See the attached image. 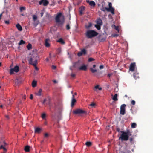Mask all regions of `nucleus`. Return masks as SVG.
<instances>
[{"label":"nucleus","mask_w":153,"mask_h":153,"mask_svg":"<svg viewBox=\"0 0 153 153\" xmlns=\"http://www.w3.org/2000/svg\"><path fill=\"white\" fill-rule=\"evenodd\" d=\"M98 35V33L94 30H88L86 33V37L88 38L94 37Z\"/></svg>","instance_id":"obj_1"},{"label":"nucleus","mask_w":153,"mask_h":153,"mask_svg":"<svg viewBox=\"0 0 153 153\" xmlns=\"http://www.w3.org/2000/svg\"><path fill=\"white\" fill-rule=\"evenodd\" d=\"M37 60L36 59L34 60L33 59V58H30L28 60L29 63L30 64L35 66V69L37 70H38V68L36 66L37 63Z\"/></svg>","instance_id":"obj_2"},{"label":"nucleus","mask_w":153,"mask_h":153,"mask_svg":"<svg viewBox=\"0 0 153 153\" xmlns=\"http://www.w3.org/2000/svg\"><path fill=\"white\" fill-rule=\"evenodd\" d=\"M73 113L75 114H86V112L85 111L80 109H77L73 111Z\"/></svg>","instance_id":"obj_3"},{"label":"nucleus","mask_w":153,"mask_h":153,"mask_svg":"<svg viewBox=\"0 0 153 153\" xmlns=\"http://www.w3.org/2000/svg\"><path fill=\"white\" fill-rule=\"evenodd\" d=\"M129 134H121L119 139H120L122 141H127L128 140L129 136Z\"/></svg>","instance_id":"obj_4"},{"label":"nucleus","mask_w":153,"mask_h":153,"mask_svg":"<svg viewBox=\"0 0 153 153\" xmlns=\"http://www.w3.org/2000/svg\"><path fill=\"white\" fill-rule=\"evenodd\" d=\"M126 106V104H122L120 106V113L122 115H124L125 114V108Z\"/></svg>","instance_id":"obj_5"},{"label":"nucleus","mask_w":153,"mask_h":153,"mask_svg":"<svg viewBox=\"0 0 153 153\" xmlns=\"http://www.w3.org/2000/svg\"><path fill=\"white\" fill-rule=\"evenodd\" d=\"M19 70V67L18 66H16L13 68H11L10 70V73L12 74L14 73V72H18Z\"/></svg>","instance_id":"obj_6"},{"label":"nucleus","mask_w":153,"mask_h":153,"mask_svg":"<svg viewBox=\"0 0 153 153\" xmlns=\"http://www.w3.org/2000/svg\"><path fill=\"white\" fill-rule=\"evenodd\" d=\"M62 14L61 13H59L56 15L55 17V21L56 22L59 23L61 22L60 20V18L62 16Z\"/></svg>","instance_id":"obj_7"},{"label":"nucleus","mask_w":153,"mask_h":153,"mask_svg":"<svg viewBox=\"0 0 153 153\" xmlns=\"http://www.w3.org/2000/svg\"><path fill=\"white\" fill-rule=\"evenodd\" d=\"M135 66L136 65L135 62L131 63L130 66L129 70L131 71H134Z\"/></svg>","instance_id":"obj_8"},{"label":"nucleus","mask_w":153,"mask_h":153,"mask_svg":"<svg viewBox=\"0 0 153 153\" xmlns=\"http://www.w3.org/2000/svg\"><path fill=\"white\" fill-rule=\"evenodd\" d=\"M116 131L119 133L120 132L121 134H129L128 132L124 131L122 128L120 129V128L118 127H116Z\"/></svg>","instance_id":"obj_9"},{"label":"nucleus","mask_w":153,"mask_h":153,"mask_svg":"<svg viewBox=\"0 0 153 153\" xmlns=\"http://www.w3.org/2000/svg\"><path fill=\"white\" fill-rule=\"evenodd\" d=\"M4 145L3 144L1 145V146L0 147V149H3L4 152H6L7 151V149L5 148L6 146L7 145V144L5 142H4Z\"/></svg>","instance_id":"obj_10"},{"label":"nucleus","mask_w":153,"mask_h":153,"mask_svg":"<svg viewBox=\"0 0 153 153\" xmlns=\"http://www.w3.org/2000/svg\"><path fill=\"white\" fill-rule=\"evenodd\" d=\"M106 10H107L108 12H110L112 14H114V9L113 7H111L110 8H108L105 7Z\"/></svg>","instance_id":"obj_11"},{"label":"nucleus","mask_w":153,"mask_h":153,"mask_svg":"<svg viewBox=\"0 0 153 153\" xmlns=\"http://www.w3.org/2000/svg\"><path fill=\"white\" fill-rule=\"evenodd\" d=\"M76 102V100L74 98V95L73 94L71 105L72 107H73L74 106V104Z\"/></svg>","instance_id":"obj_12"},{"label":"nucleus","mask_w":153,"mask_h":153,"mask_svg":"<svg viewBox=\"0 0 153 153\" xmlns=\"http://www.w3.org/2000/svg\"><path fill=\"white\" fill-rule=\"evenodd\" d=\"M42 131V128L39 127H36L35 129V133H40Z\"/></svg>","instance_id":"obj_13"},{"label":"nucleus","mask_w":153,"mask_h":153,"mask_svg":"<svg viewBox=\"0 0 153 153\" xmlns=\"http://www.w3.org/2000/svg\"><path fill=\"white\" fill-rule=\"evenodd\" d=\"M80 62L79 61L74 63L73 67L76 68H79L80 65Z\"/></svg>","instance_id":"obj_14"},{"label":"nucleus","mask_w":153,"mask_h":153,"mask_svg":"<svg viewBox=\"0 0 153 153\" xmlns=\"http://www.w3.org/2000/svg\"><path fill=\"white\" fill-rule=\"evenodd\" d=\"M87 69V67L86 66L83 65L81 67L79 68V69L80 70L86 71Z\"/></svg>","instance_id":"obj_15"},{"label":"nucleus","mask_w":153,"mask_h":153,"mask_svg":"<svg viewBox=\"0 0 153 153\" xmlns=\"http://www.w3.org/2000/svg\"><path fill=\"white\" fill-rule=\"evenodd\" d=\"M96 23L97 24L102 25V20L99 18L97 20Z\"/></svg>","instance_id":"obj_16"},{"label":"nucleus","mask_w":153,"mask_h":153,"mask_svg":"<svg viewBox=\"0 0 153 153\" xmlns=\"http://www.w3.org/2000/svg\"><path fill=\"white\" fill-rule=\"evenodd\" d=\"M49 40V39H46L45 41V45L46 47H49L50 46V44L48 42V41Z\"/></svg>","instance_id":"obj_17"},{"label":"nucleus","mask_w":153,"mask_h":153,"mask_svg":"<svg viewBox=\"0 0 153 153\" xmlns=\"http://www.w3.org/2000/svg\"><path fill=\"white\" fill-rule=\"evenodd\" d=\"M16 27L20 31H21L22 30V28L20 25L19 24H17L16 25Z\"/></svg>","instance_id":"obj_18"},{"label":"nucleus","mask_w":153,"mask_h":153,"mask_svg":"<svg viewBox=\"0 0 153 153\" xmlns=\"http://www.w3.org/2000/svg\"><path fill=\"white\" fill-rule=\"evenodd\" d=\"M42 92V90L41 89H39L38 92H36L35 94L38 96H40L41 95V93Z\"/></svg>","instance_id":"obj_19"},{"label":"nucleus","mask_w":153,"mask_h":153,"mask_svg":"<svg viewBox=\"0 0 153 153\" xmlns=\"http://www.w3.org/2000/svg\"><path fill=\"white\" fill-rule=\"evenodd\" d=\"M57 42H60L62 44H65V41L61 38L57 40Z\"/></svg>","instance_id":"obj_20"},{"label":"nucleus","mask_w":153,"mask_h":153,"mask_svg":"<svg viewBox=\"0 0 153 153\" xmlns=\"http://www.w3.org/2000/svg\"><path fill=\"white\" fill-rule=\"evenodd\" d=\"M49 2L47 0H43V6H47Z\"/></svg>","instance_id":"obj_21"},{"label":"nucleus","mask_w":153,"mask_h":153,"mask_svg":"<svg viewBox=\"0 0 153 153\" xmlns=\"http://www.w3.org/2000/svg\"><path fill=\"white\" fill-rule=\"evenodd\" d=\"M117 94H115L114 95V96L112 98V99L113 100L116 101L118 100V99L117 98Z\"/></svg>","instance_id":"obj_22"},{"label":"nucleus","mask_w":153,"mask_h":153,"mask_svg":"<svg viewBox=\"0 0 153 153\" xmlns=\"http://www.w3.org/2000/svg\"><path fill=\"white\" fill-rule=\"evenodd\" d=\"M24 150L26 152H29L30 151V146H25Z\"/></svg>","instance_id":"obj_23"},{"label":"nucleus","mask_w":153,"mask_h":153,"mask_svg":"<svg viewBox=\"0 0 153 153\" xmlns=\"http://www.w3.org/2000/svg\"><path fill=\"white\" fill-rule=\"evenodd\" d=\"M37 85V82L35 81H33L32 82V86L33 87L36 86Z\"/></svg>","instance_id":"obj_24"},{"label":"nucleus","mask_w":153,"mask_h":153,"mask_svg":"<svg viewBox=\"0 0 153 153\" xmlns=\"http://www.w3.org/2000/svg\"><path fill=\"white\" fill-rule=\"evenodd\" d=\"M101 26L100 25L97 24L95 25V27L98 30H100L101 28Z\"/></svg>","instance_id":"obj_25"},{"label":"nucleus","mask_w":153,"mask_h":153,"mask_svg":"<svg viewBox=\"0 0 153 153\" xmlns=\"http://www.w3.org/2000/svg\"><path fill=\"white\" fill-rule=\"evenodd\" d=\"M85 144L88 147H90L92 145V143L90 142H86Z\"/></svg>","instance_id":"obj_26"},{"label":"nucleus","mask_w":153,"mask_h":153,"mask_svg":"<svg viewBox=\"0 0 153 153\" xmlns=\"http://www.w3.org/2000/svg\"><path fill=\"white\" fill-rule=\"evenodd\" d=\"M137 126L136 124L135 123H131V127L132 128H134L136 127Z\"/></svg>","instance_id":"obj_27"},{"label":"nucleus","mask_w":153,"mask_h":153,"mask_svg":"<svg viewBox=\"0 0 153 153\" xmlns=\"http://www.w3.org/2000/svg\"><path fill=\"white\" fill-rule=\"evenodd\" d=\"M89 5L91 6L94 7L95 5V3L94 1H90Z\"/></svg>","instance_id":"obj_28"},{"label":"nucleus","mask_w":153,"mask_h":153,"mask_svg":"<svg viewBox=\"0 0 153 153\" xmlns=\"http://www.w3.org/2000/svg\"><path fill=\"white\" fill-rule=\"evenodd\" d=\"M27 48L28 50H30L32 48V45L30 43H29L28 44L27 46Z\"/></svg>","instance_id":"obj_29"},{"label":"nucleus","mask_w":153,"mask_h":153,"mask_svg":"<svg viewBox=\"0 0 153 153\" xmlns=\"http://www.w3.org/2000/svg\"><path fill=\"white\" fill-rule=\"evenodd\" d=\"M25 41H23V40H21L20 42L18 44L19 45H21L22 44H24L25 43Z\"/></svg>","instance_id":"obj_30"},{"label":"nucleus","mask_w":153,"mask_h":153,"mask_svg":"<svg viewBox=\"0 0 153 153\" xmlns=\"http://www.w3.org/2000/svg\"><path fill=\"white\" fill-rule=\"evenodd\" d=\"M134 138L133 137H131L129 139L130 142L131 143V144H134Z\"/></svg>","instance_id":"obj_31"},{"label":"nucleus","mask_w":153,"mask_h":153,"mask_svg":"<svg viewBox=\"0 0 153 153\" xmlns=\"http://www.w3.org/2000/svg\"><path fill=\"white\" fill-rule=\"evenodd\" d=\"M85 7L84 6H82L79 8L80 11H83L85 10Z\"/></svg>","instance_id":"obj_32"},{"label":"nucleus","mask_w":153,"mask_h":153,"mask_svg":"<svg viewBox=\"0 0 153 153\" xmlns=\"http://www.w3.org/2000/svg\"><path fill=\"white\" fill-rule=\"evenodd\" d=\"M90 70L91 71L92 73H94L96 72L97 71L96 69H93L92 68H90Z\"/></svg>","instance_id":"obj_33"},{"label":"nucleus","mask_w":153,"mask_h":153,"mask_svg":"<svg viewBox=\"0 0 153 153\" xmlns=\"http://www.w3.org/2000/svg\"><path fill=\"white\" fill-rule=\"evenodd\" d=\"M92 24L91 23H89L88 25L86 26V27L87 28H89L92 26Z\"/></svg>","instance_id":"obj_34"},{"label":"nucleus","mask_w":153,"mask_h":153,"mask_svg":"<svg viewBox=\"0 0 153 153\" xmlns=\"http://www.w3.org/2000/svg\"><path fill=\"white\" fill-rule=\"evenodd\" d=\"M81 51L84 55L86 53V50L85 49H82Z\"/></svg>","instance_id":"obj_35"},{"label":"nucleus","mask_w":153,"mask_h":153,"mask_svg":"<svg viewBox=\"0 0 153 153\" xmlns=\"http://www.w3.org/2000/svg\"><path fill=\"white\" fill-rule=\"evenodd\" d=\"M41 117L43 119H45L46 117L45 114L44 113L42 114Z\"/></svg>","instance_id":"obj_36"},{"label":"nucleus","mask_w":153,"mask_h":153,"mask_svg":"<svg viewBox=\"0 0 153 153\" xmlns=\"http://www.w3.org/2000/svg\"><path fill=\"white\" fill-rule=\"evenodd\" d=\"M95 88L96 89H98L99 90H101L102 89V88L101 87H99L98 85H97L95 87Z\"/></svg>","instance_id":"obj_37"},{"label":"nucleus","mask_w":153,"mask_h":153,"mask_svg":"<svg viewBox=\"0 0 153 153\" xmlns=\"http://www.w3.org/2000/svg\"><path fill=\"white\" fill-rule=\"evenodd\" d=\"M33 18L34 21H35L37 19V17L36 16L34 15L33 16Z\"/></svg>","instance_id":"obj_38"},{"label":"nucleus","mask_w":153,"mask_h":153,"mask_svg":"<svg viewBox=\"0 0 153 153\" xmlns=\"http://www.w3.org/2000/svg\"><path fill=\"white\" fill-rule=\"evenodd\" d=\"M83 54L82 53L81 51V52H78V53H77V55L78 56H80Z\"/></svg>","instance_id":"obj_39"},{"label":"nucleus","mask_w":153,"mask_h":153,"mask_svg":"<svg viewBox=\"0 0 153 153\" xmlns=\"http://www.w3.org/2000/svg\"><path fill=\"white\" fill-rule=\"evenodd\" d=\"M83 54L82 53L81 51V52H78V53H77V55L78 56H80Z\"/></svg>","instance_id":"obj_40"},{"label":"nucleus","mask_w":153,"mask_h":153,"mask_svg":"<svg viewBox=\"0 0 153 153\" xmlns=\"http://www.w3.org/2000/svg\"><path fill=\"white\" fill-rule=\"evenodd\" d=\"M25 9V8L24 7H21L20 8V11L21 12H22L23 10H24Z\"/></svg>","instance_id":"obj_41"},{"label":"nucleus","mask_w":153,"mask_h":153,"mask_svg":"<svg viewBox=\"0 0 153 153\" xmlns=\"http://www.w3.org/2000/svg\"><path fill=\"white\" fill-rule=\"evenodd\" d=\"M94 60V59L92 58H90L88 59V61L89 62H91Z\"/></svg>","instance_id":"obj_42"},{"label":"nucleus","mask_w":153,"mask_h":153,"mask_svg":"<svg viewBox=\"0 0 153 153\" xmlns=\"http://www.w3.org/2000/svg\"><path fill=\"white\" fill-rule=\"evenodd\" d=\"M66 29L67 30H69L70 29L69 25H67L66 26Z\"/></svg>","instance_id":"obj_43"},{"label":"nucleus","mask_w":153,"mask_h":153,"mask_svg":"<svg viewBox=\"0 0 153 153\" xmlns=\"http://www.w3.org/2000/svg\"><path fill=\"white\" fill-rule=\"evenodd\" d=\"M95 105V104L94 103H92L90 105V106L92 107H94Z\"/></svg>","instance_id":"obj_44"},{"label":"nucleus","mask_w":153,"mask_h":153,"mask_svg":"<svg viewBox=\"0 0 153 153\" xmlns=\"http://www.w3.org/2000/svg\"><path fill=\"white\" fill-rule=\"evenodd\" d=\"M131 104L133 105H134L135 104V101L134 100H132L131 102Z\"/></svg>","instance_id":"obj_45"},{"label":"nucleus","mask_w":153,"mask_h":153,"mask_svg":"<svg viewBox=\"0 0 153 153\" xmlns=\"http://www.w3.org/2000/svg\"><path fill=\"white\" fill-rule=\"evenodd\" d=\"M56 66L53 65L52 66V68L53 69H56Z\"/></svg>","instance_id":"obj_46"},{"label":"nucleus","mask_w":153,"mask_h":153,"mask_svg":"<svg viewBox=\"0 0 153 153\" xmlns=\"http://www.w3.org/2000/svg\"><path fill=\"white\" fill-rule=\"evenodd\" d=\"M114 25L115 26V30H117V31H119V27H117L116 26H115V25Z\"/></svg>","instance_id":"obj_47"},{"label":"nucleus","mask_w":153,"mask_h":153,"mask_svg":"<svg viewBox=\"0 0 153 153\" xmlns=\"http://www.w3.org/2000/svg\"><path fill=\"white\" fill-rule=\"evenodd\" d=\"M108 6H109V7L108 8H110L111 7H112V4L110 2L109 3Z\"/></svg>","instance_id":"obj_48"},{"label":"nucleus","mask_w":153,"mask_h":153,"mask_svg":"<svg viewBox=\"0 0 153 153\" xmlns=\"http://www.w3.org/2000/svg\"><path fill=\"white\" fill-rule=\"evenodd\" d=\"M43 0H41L39 2V4L41 5V4H43Z\"/></svg>","instance_id":"obj_49"},{"label":"nucleus","mask_w":153,"mask_h":153,"mask_svg":"<svg viewBox=\"0 0 153 153\" xmlns=\"http://www.w3.org/2000/svg\"><path fill=\"white\" fill-rule=\"evenodd\" d=\"M113 75L112 73L108 74V77H110L111 76Z\"/></svg>","instance_id":"obj_50"},{"label":"nucleus","mask_w":153,"mask_h":153,"mask_svg":"<svg viewBox=\"0 0 153 153\" xmlns=\"http://www.w3.org/2000/svg\"><path fill=\"white\" fill-rule=\"evenodd\" d=\"M101 10L103 11H105V7H103L101 9Z\"/></svg>","instance_id":"obj_51"},{"label":"nucleus","mask_w":153,"mask_h":153,"mask_svg":"<svg viewBox=\"0 0 153 153\" xmlns=\"http://www.w3.org/2000/svg\"><path fill=\"white\" fill-rule=\"evenodd\" d=\"M44 137L45 138H47L49 136V134H44Z\"/></svg>","instance_id":"obj_52"},{"label":"nucleus","mask_w":153,"mask_h":153,"mask_svg":"<svg viewBox=\"0 0 153 153\" xmlns=\"http://www.w3.org/2000/svg\"><path fill=\"white\" fill-rule=\"evenodd\" d=\"M103 66L102 65H100L99 67V68L100 69H102L103 68Z\"/></svg>","instance_id":"obj_53"},{"label":"nucleus","mask_w":153,"mask_h":153,"mask_svg":"<svg viewBox=\"0 0 153 153\" xmlns=\"http://www.w3.org/2000/svg\"><path fill=\"white\" fill-rule=\"evenodd\" d=\"M46 101V99H45L43 101V102H42V104H44Z\"/></svg>","instance_id":"obj_54"},{"label":"nucleus","mask_w":153,"mask_h":153,"mask_svg":"<svg viewBox=\"0 0 153 153\" xmlns=\"http://www.w3.org/2000/svg\"><path fill=\"white\" fill-rule=\"evenodd\" d=\"M5 23L7 24H9V21H6L5 22Z\"/></svg>","instance_id":"obj_55"},{"label":"nucleus","mask_w":153,"mask_h":153,"mask_svg":"<svg viewBox=\"0 0 153 153\" xmlns=\"http://www.w3.org/2000/svg\"><path fill=\"white\" fill-rule=\"evenodd\" d=\"M26 99V95H24L23 97H22V99L24 100H25Z\"/></svg>","instance_id":"obj_56"},{"label":"nucleus","mask_w":153,"mask_h":153,"mask_svg":"<svg viewBox=\"0 0 153 153\" xmlns=\"http://www.w3.org/2000/svg\"><path fill=\"white\" fill-rule=\"evenodd\" d=\"M30 98L31 99H32L33 98V96L32 94H30Z\"/></svg>","instance_id":"obj_57"},{"label":"nucleus","mask_w":153,"mask_h":153,"mask_svg":"<svg viewBox=\"0 0 153 153\" xmlns=\"http://www.w3.org/2000/svg\"><path fill=\"white\" fill-rule=\"evenodd\" d=\"M71 76H72V77H75V74H71Z\"/></svg>","instance_id":"obj_58"},{"label":"nucleus","mask_w":153,"mask_h":153,"mask_svg":"<svg viewBox=\"0 0 153 153\" xmlns=\"http://www.w3.org/2000/svg\"><path fill=\"white\" fill-rule=\"evenodd\" d=\"M40 14H41V16L42 17L43 16V14H44V13L43 12H41V13Z\"/></svg>","instance_id":"obj_59"},{"label":"nucleus","mask_w":153,"mask_h":153,"mask_svg":"<svg viewBox=\"0 0 153 153\" xmlns=\"http://www.w3.org/2000/svg\"><path fill=\"white\" fill-rule=\"evenodd\" d=\"M90 1L89 0H86V2L87 3H88L89 4H90Z\"/></svg>","instance_id":"obj_60"},{"label":"nucleus","mask_w":153,"mask_h":153,"mask_svg":"<svg viewBox=\"0 0 153 153\" xmlns=\"http://www.w3.org/2000/svg\"><path fill=\"white\" fill-rule=\"evenodd\" d=\"M2 14H3V13H1V14H0V20L1 19V17L2 16Z\"/></svg>","instance_id":"obj_61"},{"label":"nucleus","mask_w":153,"mask_h":153,"mask_svg":"<svg viewBox=\"0 0 153 153\" xmlns=\"http://www.w3.org/2000/svg\"><path fill=\"white\" fill-rule=\"evenodd\" d=\"M5 117L6 118H7L8 119H9V117L8 115H6Z\"/></svg>","instance_id":"obj_62"},{"label":"nucleus","mask_w":153,"mask_h":153,"mask_svg":"<svg viewBox=\"0 0 153 153\" xmlns=\"http://www.w3.org/2000/svg\"><path fill=\"white\" fill-rule=\"evenodd\" d=\"M82 12L83 11H79L80 13V14L81 15V14H82L83 13Z\"/></svg>","instance_id":"obj_63"},{"label":"nucleus","mask_w":153,"mask_h":153,"mask_svg":"<svg viewBox=\"0 0 153 153\" xmlns=\"http://www.w3.org/2000/svg\"><path fill=\"white\" fill-rule=\"evenodd\" d=\"M96 65H93V67L94 68L96 67Z\"/></svg>","instance_id":"obj_64"}]
</instances>
